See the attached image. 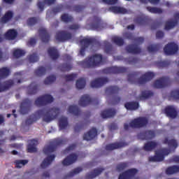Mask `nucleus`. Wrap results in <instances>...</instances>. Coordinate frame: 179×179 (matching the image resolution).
Instances as JSON below:
<instances>
[{
    "instance_id": "nucleus-16",
    "label": "nucleus",
    "mask_w": 179,
    "mask_h": 179,
    "mask_svg": "<svg viewBox=\"0 0 179 179\" xmlns=\"http://www.w3.org/2000/svg\"><path fill=\"white\" fill-rule=\"evenodd\" d=\"M31 107V101L29 99H25L20 104V111L21 114H27L30 111Z\"/></svg>"
},
{
    "instance_id": "nucleus-35",
    "label": "nucleus",
    "mask_w": 179,
    "mask_h": 179,
    "mask_svg": "<svg viewBox=\"0 0 179 179\" xmlns=\"http://www.w3.org/2000/svg\"><path fill=\"white\" fill-rule=\"evenodd\" d=\"M124 107L127 110L134 111L139 108V103L136 101L127 102L126 103H124Z\"/></svg>"
},
{
    "instance_id": "nucleus-60",
    "label": "nucleus",
    "mask_w": 179,
    "mask_h": 179,
    "mask_svg": "<svg viewBox=\"0 0 179 179\" xmlns=\"http://www.w3.org/2000/svg\"><path fill=\"white\" fill-rule=\"evenodd\" d=\"M28 59L29 62L34 63L38 62L39 58L37 53H33L32 55L28 56Z\"/></svg>"
},
{
    "instance_id": "nucleus-53",
    "label": "nucleus",
    "mask_w": 179,
    "mask_h": 179,
    "mask_svg": "<svg viewBox=\"0 0 179 179\" xmlns=\"http://www.w3.org/2000/svg\"><path fill=\"white\" fill-rule=\"evenodd\" d=\"M162 45L160 43L150 45L148 47V51L149 52H156L160 50Z\"/></svg>"
},
{
    "instance_id": "nucleus-1",
    "label": "nucleus",
    "mask_w": 179,
    "mask_h": 179,
    "mask_svg": "<svg viewBox=\"0 0 179 179\" xmlns=\"http://www.w3.org/2000/svg\"><path fill=\"white\" fill-rule=\"evenodd\" d=\"M61 110L59 108L53 107L51 108H44L37 110L34 114L29 115L25 120L26 125L34 124L39 118H43L44 122H51L52 120L58 118Z\"/></svg>"
},
{
    "instance_id": "nucleus-55",
    "label": "nucleus",
    "mask_w": 179,
    "mask_h": 179,
    "mask_svg": "<svg viewBox=\"0 0 179 179\" xmlns=\"http://www.w3.org/2000/svg\"><path fill=\"white\" fill-rule=\"evenodd\" d=\"M14 163H15V167H17V169H22V167H23V166H26V164H27V163H29V160H27V159L15 160L14 162Z\"/></svg>"
},
{
    "instance_id": "nucleus-37",
    "label": "nucleus",
    "mask_w": 179,
    "mask_h": 179,
    "mask_svg": "<svg viewBox=\"0 0 179 179\" xmlns=\"http://www.w3.org/2000/svg\"><path fill=\"white\" fill-rule=\"evenodd\" d=\"M157 147V143L155 141H148L144 145L143 150H145V152H150L153 150V149H156Z\"/></svg>"
},
{
    "instance_id": "nucleus-15",
    "label": "nucleus",
    "mask_w": 179,
    "mask_h": 179,
    "mask_svg": "<svg viewBox=\"0 0 179 179\" xmlns=\"http://www.w3.org/2000/svg\"><path fill=\"white\" fill-rule=\"evenodd\" d=\"M138 173V169L133 168L130 169L122 173H120L118 179H131L134 178Z\"/></svg>"
},
{
    "instance_id": "nucleus-14",
    "label": "nucleus",
    "mask_w": 179,
    "mask_h": 179,
    "mask_svg": "<svg viewBox=\"0 0 179 179\" xmlns=\"http://www.w3.org/2000/svg\"><path fill=\"white\" fill-rule=\"evenodd\" d=\"M90 27L92 29V30H96V31H100V30L103 29L101 19L97 16H94L92 18V22L90 24Z\"/></svg>"
},
{
    "instance_id": "nucleus-4",
    "label": "nucleus",
    "mask_w": 179,
    "mask_h": 179,
    "mask_svg": "<svg viewBox=\"0 0 179 179\" xmlns=\"http://www.w3.org/2000/svg\"><path fill=\"white\" fill-rule=\"evenodd\" d=\"M68 142V138L63 139H55L53 141L52 144L47 145L43 148V153L45 155H50V153H53L57 150V146H61V145H66Z\"/></svg>"
},
{
    "instance_id": "nucleus-41",
    "label": "nucleus",
    "mask_w": 179,
    "mask_h": 179,
    "mask_svg": "<svg viewBox=\"0 0 179 179\" xmlns=\"http://www.w3.org/2000/svg\"><path fill=\"white\" fill-rule=\"evenodd\" d=\"M37 90H38V85L35 83H31L27 87L28 94H36V93H37Z\"/></svg>"
},
{
    "instance_id": "nucleus-49",
    "label": "nucleus",
    "mask_w": 179,
    "mask_h": 179,
    "mask_svg": "<svg viewBox=\"0 0 179 179\" xmlns=\"http://www.w3.org/2000/svg\"><path fill=\"white\" fill-rule=\"evenodd\" d=\"M177 24H178V20L168 21L165 24V30H171V29H174Z\"/></svg>"
},
{
    "instance_id": "nucleus-45",
    "label": "nucleus",
    "mask_w": 179,
    "mask_h": 179,
    "mask_svg": "<svg viewBox=\"0 0 179 179\" xmlns=\"http://www.w3.org/2000/svg\"><path fill=\"white\" fill-rule=\"evenodd\" d=\"M109 10L113 13H127V9L119 6L110 7Z\"/></svg>"
},
{
    "instance_id": "nucleus-2",
    "label": "nucleus",
    "mask_w": 179,
    "mask_h": 179,
    "mask_svg": "<svg viewBox=\"0 0 179 179\" xmlns=\"http://www.w3.org/2000/svg\"><path fill=\"white\" fill-rule=\"evenodd\" d=\"M104 64V59H103V55L100 54H95L92 56L85 58V60L80 62L79 65L84 68L85 69H92L93 68H97L100 65Z\"/></svg>"
},
{
    "instance_id": "nucleus-36",
    "label": "nucleus",
    "mask_w": 179,
    "mask_h": 179,
    "mask_svg": "<svg viewBox=\"0 0 179 179\" xmlns=\"http://www.w3.org/2000/svg\"><path fill=\"white\" fill-rule=\"evenodd\" d=\"M120 87L118 86H109L106 89V94L111 96L113 94H118L120 93Z\"/></svg>"
},
{
    "instance_id": "nucleus-31",
    "label": "nucleus",
    "mask_w": 179,
    "mask_h": 179,
    "mask_svg": "<svg viewBox=\"0 0 179 179\" xmlns=\"http://www.w3.org/2000/svg\"><path fill=\"white\" fill-rule=\"evenodd\" d=\"M6 40H15L17 37V31L15 29H8L4 34Z\"/></svg>"
},
{
    "instance_id": "nucleus-10",
    "label": "nucleus",
    "mask_w": 179,
    "mask_h": 179,
    "mask_svg": "<svg viewBox=\"0 0 179 179\" xmlns=\"http://www.w3.org/2000/svg\"><path fill=\"white\" fill-rule=\"evenodd\" d=\"M38 33L42 43H44L45 44L50 43L51 35H50V33H48V31H47L45 28H39Z\"/></svg>"
},
{
    "instance_id": "nucleus-44",
    "label": "nucleus",
    "mask_w": 179,
    "mask_h": 179,
    "mask_svg": "<svg viewBox=\"0 0 179 179\" xmlns=\"http://www.w3.org/2000/svg\"><path fill=\"white\" fill-rule=\"evenodd\" d=\"M10 75V69L7 67H2L0 69V79H5Z\"/></svg>"
},
{
    "instance_id": "nucleus-33",
    "label": "nucleus",
    "mask_w": 179,
    "mask_h": 179,
    "mask_svg": "<svg viewBox=\"0 0 179 179\" xmlns=\"http://www.w3.org/2000/svg\"><path fill=\"white\" fill-rule=\"evenodd\" d=\"M165 113L169 118H176L177 117V110L173 106H168L165 108Z\"/></svg>"
},
{
    "instance_id": "nucleus-26",
    "label": "nucleus",
    "mask_w": 179,
    "mask_h": 179,
    "mask_svg": "<svg viewBox=\"0 0 179 179\" xmlns=\"http://www.w3.org/2000/svg\"><path fill=\"white\" fill-rule=\"evenodd\" d=\"M38 143V141L37 140H31L29 141V143L27 145V152L28 153H36L37 152V145Z\"/></svg>"
},
{
    "instance_id": "nucleus-18",
    "label": "nucleus",
    "mask_w": 179,
    "mask_h": 179,
    "mask_svg": "<svg viewBox=\"0 0 179 179\" xmlns=\"http://www.w3.org/2000/svg\"><path fill=\"white\" fill-rule=\"evenodd\" d=\"M150 20H151L149 17L145 15L138 16L134 19L135 23L139 26H146V24H149Z\"/></svg>"
},
{
    "instance_id": "nucleus-61",
    "label": "nucleus",
    "mask_w": 179,
    "mask_h": 179,
    "mask_svg": "<svg viewBox=\"0 0 179 179\" xmlns=\"http://www.w3.org/2000/svg\"><path fill=\"white\" fill-rule=\"evenodd\" d=\"M38 22V20L36 17H30L27 20V23L28 26H34L35 24H37V22Z\"/></svg>"
},
{
    "instance_id": "nucleus-52",
    "label": "nucleus",
    "mask_w": 179,
    "mask_h": 179,
    "mask_svg": "<svg viewBox=\"0 0 179 179\" xmlns=\"http://www.w3.org/2000/svg\"><path fill=\"white\" fill-rule=\"evenodd\" d=\"M76 86L77 89H85L86 86V80L83 78L78 79L76 81Z\"/></svg>"
},
{
    "instance_id": "nucleus-47",
    "label": "nucleus",
    "mask_w": 179,
    "mask_h": 179,
    "mask_svg": "<svg viewBox=\"0 0 179 179\" xmlns=\"http://www.w3.org/2000/svg\"><path fill=\"white\" fill-rule=\"evenodd\" d=\"M176 173H179V166L173 165L166 170V173L168 175L176 174Z\"/></svg>"
},
{
    "instance_id": "nucleus-34",
    "label": "nucleus",
    "mask_w": 179,
    "mask_h": 179,
    "mask_svg": "<svg viewBox=\"0 0 179 179\" xmlns=\"http://www.w3.org/2000/svg\"><path fill=\"white\" fill-rule=\"evenodd\" d=\"M149 162H163L164 160V156L161 151L155 152V155L153 157H150L148 158Z\"/></svg>"
},
{
    "instance_id": "nucleus-21",
    "label": "nucleus",
    "mask_w": 179,
    "mask_h": 179,
    "mask_svg": "<svg viewBox=\"0 0 179 179\" xmlns=\"http://www.w3.org/2000/svg\"><path fill=\"white\" fill-rule=\"evenodd\" d=\"M124 37L128 40H131V41H135L137 44H142L145 41V38L143 37L135 38V36H134V34L131 32L125 33Z\"/></svg>"
},
{
    "instance_id": "nucleus-62",
    "label": "nucleus",
    "mask_w": 179,
    "mask_h": 179,
    "mask_svg": "<svg viewBox=\"0 0 179 179\" xmlns=\"http://www.w3.org/2000/svg\"><path fill=\"white\" fill-rule=\"evenodd\" d=\"M170 96L174 100H179V90H172L170 93Z\"/></svg>"
},
{
    "instance_id": "nucleus-9",
    "label": "nucleus",
    "mask_w": 179,
    "mask_h": 179,
    "mask_svg": "<svg viewBox=\"0 0 179 179\" xmlns=\"http://www.w3.org/2000/svg\"><path fill=\"white\" fill-rule=\"evenodd\" d=\"M55 38L59 43H65V41L72 39V34L65 31H58L56 33Z\"/></svg>"
},
{
    "instance_id": "nucleus-51",
    "label": "nucleus",
    "mask_w": 179,
    "mask_h": 179,
    "mask_svg": "<svg viewBox=\"0 0 179 179\" xmlns=\"http://www.w3.org/2000/svg\"><path fill=\"white\" fill-rule=\"evenodd\" d=\"M59 125L61 129H65L68 127V117H61L59 120Z\"/></svg>"
},
{
    "instance_id": "nucleus-56",
    "label": "nucleus",
    "mask_w": 179,
    "mask_h": 179,
    "mask_svg": "<svg viewBox=\"0 0 179 179\" xmlns=\"http://www.w3.org/2000/svg\"><path fill=\"white\" fill-rule=\"evenodd\" d=\"M127 167H128V162H120L116 166V170L119 173H121V171H124Z\"/></svg>"
},
{
    "instance_id": "nucleus-27",
    "label": "nucleus",
    "mask_w": 179,
    "mask_h": 179,
    "mask_svg": "<svg viewBox=\"0 0 179 179\" xmlns=\"http://www.w3.org/2000/svg\"><path fill=\"white\" fill-rule=\"evenodd\" d=\"M103 171H104V169H102V168L94 169L92 171H91L90 173L86 175V178L87 179L96 178V177H97V176H100L101 173H103Z\"/></svg>"
},
{
    "instance_id": "nucleus-50",
    "label": "nucleus",
    "mask_w": 179,
    "mask_h": 179,
    "mask_svg": "<svg viewBox=\"0 0 179 179\" xmlns=\"http://www.w3.org/2000/svg\"><path fill=\"white\" fill-rule=\"evenodd\" d=\"M25 55L26 51L22 49H15L13 52V57H15V58H20L22 57H24V55Z\"/></svg>"
},
{
    "instance_id": "nucleus-32",
    "label": "nucleus",
    "mask_w": 179,
    "mask_h": 179,
    "mask_svg": "<svg viewBox=\"0 0 179 179\" xmlns=\"http://www.w3.org/2000/svg\"><path fill=\"white\" fill-rule=\"evenodd\" d=\"M104 44V52H106V54H108L109 55H111L113 54H114V52L115 51L114 50V47H113V45L111 43H110V42L105 41L103 42Z\"/></svg>"
},
{
    "instance_id": "nucleus-46",
    "label": "nucleus",
    "mask_w": 179,
    "mask_h": 179,
    "mask_svg": "<svg viewBox=\"0 0 179 179\" xmlns=\"http://www.w3.org/2000/svg\"><path fill=\"white\" fill-rule=\"evenodd\" d=\"M61 20L64 22V23H72V22H73V17L69 15L68 13H64L62 15Z\"/></svg>"
},
{
    "instance_id": "nucleus-30",
    "label": "nucleus",
    "mask_w": 179,
    "mask_h": 179,
    "mask_svg": "<svg viewBox=\"0 0 179 179\" xmlns=\"http://www.w3.org/2000/svg\"><path fill=\"white\" fill-rule=\"evenodd\" d=\"M48 54L49 57H50L51 59H53L54 61L59 58V53H58V50L54 47L49 48L48 49Z\"/></svg>"
},
{
    "instance_id": "nucleus-20",
    "label": "nucleus",
    "mask_w": 179,
    "mask_h": 179,
    "mask_svg": "<svg viewBox=\"0 0 179 179\" xmlns=\"http://www.w3.org/2000/svg\"><path fill=\"white\" fill-rule=\"evenodd\" d=\"M117 111L114 108H108L101 111V117L102 118H113L115 117Z\"/></svg>"
},
{
    "instance_id": "nucleus-39",
    "label": "nucleus",
    "mask_w": 179,
    "mask_h": 179,
    "mask_svg": "<svg viewBox=\"0 0 179 179\" xmlns=\"http://www.w3.org/2000/svg\"><path fill=\"white\" fill-rule=\"evenodd\" d=\"M72 68H73V66L71 63H63L59 66V69L61 72H69Z\"/></svg>"
},
{
    "instance_id": "nucleus-29",
    "label": "nucleus",
    "mask_w": 179,
    "mask_h": 179,
    "mask_svg": "<svg viewBox=\"0 0 179 179\" xmlns=\"http://www.w3.org/2000/svg\"><path fill=\"white\" fill-rule=\"evenodd\" d=\"M14 85L13 80H8L2 83H0V93L5 92L6 90H9L10 87Z\"/></svg>"
},
{
    "instance_id": "nucleus-11",
    "label": "nucleus",
    "mask_w": 179,
    "mask_h": 179,
    "mask_svg": "<svg viewBox=\"0 0 179 179\" xmlns=\"http://www.w3.org/2000/svg\"><path fill=\"white\" fill-rule=\"evenodd\" d=\"M104 73H127L128 72V68L127 67H118L112 66L108 67L103 70Z\"/></svg>"
},
{
    "instance_id": "nucleus-19",
    "label": "nucleus",
    "mask_w": 179,
    "mask_h": 179,
    "mask_svg": "<svg viewBox=\"0 0 179 179\" xmlns=\"http://www.w3.org/2000/svg\"><path fill=\"white\" fill-rule=\"evenodd\" d=\"M125 50L129 54H141L142 50L136 44H130L126 46Z\"/></svg>"
},
{
    "instance_id": "nucleus-17",
    "label": "nucleus",
    "mask_w": 179,
    "mask_h": 179,
    "mask_svg": "<svg viewBox=\"0 0 179 179\" xmlns=\"http://www.w3.org/2000/svg\"><path fill=\"white\" fill-rule=\"evenodd\" d=\"M108 83V78H99L95 79L94 80L92 81L90 83L91 87H101V86H104Z\"/></svg>"
},
{
    "instance_id": "nucleus-22",
    "label": "nucleus",
    "mask_w": 179,
    "mask_h": 179,
    "mask_svg": "<svg viewBox=\"0 0 179 179\" xmlns=\"http://www.w3.org/2000/svg\"><path fill=\"white\" fill-rule=\"evenodd\" d=\"M97 136V129L92 128L87 133L83 136L84 141H92Z\"/></svg>"
},
{
    "instance_id": "nucleus-25",
    "label": "nucleus",
    "mask_w": 179,
    "mask_h": 179,
    "mask_svg": "<svg viewBox=\"0 0 179 179\" xmlns=\"http://www.w3.org/2000/svg\"><path fill=\"white\" fill-rule=\"evenodd\" d=\"M83 47L87 48L89 45H94V44H99V41L94 38H84L80 41Z\"/></svg>"
},
{
    "instance_id": "nucleus-7",
    "label": "nucleus",
    "mask_w": 179,
    "mask_h": 179,
    "mask_svg": "<svg viewBox=\"0 0 179 179\" xmlns=\"http://www.w3.org/2000/svg\"><path fill=\"white\" fill-rule=\"evenodd\" d=\"M54 101V97L50 94H45L38 97L35 101V105L37 107H43V106H47Z\"/></svg>"
},
{
    "instance_id": "nucleus-38",
    "label": "nucleus",
    "mask_w": 179,
    "mask_h": 179,
    "mask_svg": "<svg viewBox=\"0 0 179 179\" xmlns=\"http://www.w3.org/2000/svg\"><path fill=\"white\" fill-rule=\"evenodd\" d=\"M12 17H13V12L8 10L1 18L0 22L3 24L8 23V22L12 20Z\"/></svg>"
},
{
    "instance_id": "nucleus-42",
    "label": "nucleus",
    "mask_w": 179,
    "mask_h": 179,
    "mask_svg": "<svg viewBox=\"0 0 179 179\" xmlns=\"http://www.w3.org/2000/svg\"><path fill=\"white\" fill-rule=\"evenodd\" d=\"M69 113L78 117V115H80V109L76 105H71L69 107Z\"/></svg>"
},
{
    "instance_id": "nucleus-23",
    "label": "nucleus",
    "mask_w": 179,
    "mask_h": 179,
    "mask_svg": "<svg viewBox=\"0 0 179 179\" xmlns=\"http://www.w3.org/2000/svg\"><path fill=\"white\" fill-rule=\"evenodd\" d=\"M128 145L124 142L113 143L106 145V150H115V149H120V148H124Z\"/></svg>"
},
{
    "instance_id": "nucleus-54",
    "label": "nucleus",
    "mask_w": 179,
    "mask_h": 179,
    "mask_svg": "<svg viewBox=\"0 0 179 179\" xmlns=\"http://www.w3.org/2000/svg\"><path fill=\"white\" fill-rule=\"evenodd\" d=\"M47 69L44 66H39L37 69L35 70L34 74L36 76H43L45 75Z\"/></svg>"
},
{
    "instance_id": "nucleus-48",
    "label": "nucleus",
    "mask_w": 179,
    "mask_h": 179,
    "mask_svg": "<svg viewBox=\"0 0 179 179\" xmlns=\"http://www.w3.org/2000/svg\"><path fill=\"white\" fill-rule=\"evenodd\" d=\"M112 41L114 43V44H116V45H118L119 47H122V45L124 44V38L120 37V36H113L112 38Z\"/></svg>"
},
{
    "instance_id": "nucleus-3",
    "label": "nucleus",
    "mask_w": 179,
    "mask_h": 179,
    "mask_svg": "<svg viewBox=\"0 0 179 179\" xmlns=\"http://www.w3.org/2000/svg\"><path fill=\"white\" fill-rule=\"evenodd\" d=\"M136 78H138V72H134L128 74L127 80L132 85L136 83V82L138 85H145L155 78V74L152 72H147L141 76L138 79H136Z\"/></svg>"
},
{
    "instance_id": "nucleus-24",
    "label": "nucleus",
    "mask_w": 179,
    "mask_h": 179,
    "mask_svg": "<svg viewBox=\"0 0 179 179\" xmlns=\"http://www.w3.org/2000/svg\"><path fill=\"white\" fill-rule=\"evenodd\" d=\"M76 160H78V155H76V154H71L63 160L62 164L63 166H71V164H73Z\"/></svg>"
},
{
    "instance_id": "nucleus-43",
    "label": "nucleus",
    "mask_w": 179,
    "mask_h": 179,
    "mask_svg": "<svg viewBox=\"0 0 179 179\" xmlns=\"http://www.w3.org/2000/svg\"><path fill=\"white\" fill-rule=\"evenodd\" d=\"M153 94V92L151 91H142L141 94L138 97V100H146V99L152 97Z\"/></svg>"
},
{
    "instance_id": "nucleus-58",
    "label": "nucleus",
    "mask_w": 179,
    "mask_h": 179,
    "mask_svg": "<svg viewBox=\"0 0 179 179\" xmlns=\"http://www.w3.org/2000/svg\"><path fill=\"white\" fill-rule=\"evenodd\" d=\"M57 80V77L55 76L52 75L46 78L44 80L45 85H51V83H54Z\"/></svg>"
},
{
    "instance_id": "nucleus-40",
    "label": "nucleus",
    "mask_w": 179,
    "mask_h": 179,
    "mask_svg": "<svg viewBox=\"0 0 179 179\" xmlns=\"http://www.w3.org/2000/svg\"><path fill=\"white\" fill-rule=\"evenodd\" d=\"M163 143L168 145L169 148H174V149H177L178 147V143L175 139L169 140V138H165Z\"/></svg>"
},
{
    "instance_id": "nucleus-13",
    "label": "nucleus",
    "mask_w": 179,
    "mask_h": 179,
    "mask_svg": "<svg viewBox=\"0 0 179 179\" xmlns=\"http://www.w3.org/2000/svg\"><path fill=\"white\" fill-rule=\"evenodd\" d=\"M155 136H156V133L153 130H146L138 134V139L141 141H149L153 139Z\"/></svg>"
},
{
    "instance_id": "nucleus-5",
    "label": "nucleus",
    "mask_w": 179,
    "mask_h": 179,
    "mask_svg": "<svg viewBox=\"0 0 179 179\" xmlns=\"http://www.w3.org/2000/svg\"><path fill=\"white\" fill-rule=\"evenodd\" d=\"M79 106L81 107H86L90 104H94V106H99L100 104V101L98 99H92L89 94H84L81 96L79 102Z\"/></svg>"
},
{
    "instance_id": "nucleus-8",
    "label": "nucleus",
    "mask_w": 179,
    "mask_h": 179,
    "mask_svg": "<svg viewBox=\"0 0 179 179\" xmlns=\"http://www.w3.org/2000/svg\"><path fill=\"white\" fill-rule=\"evenodd\" d=\"M171 83V80H170V77H162L155 81L154 87L155 89H164V87L169 86Z\"/></svg>"
},
{
    "instance_id": "nucleus-64",
    "label": "nucleus",
    "mask_w": 179,
    "mask_h": 179,
    "mask_svg": "<svg viewBox=\"0 0 179 179\" xmlns=\"http://www.w3.org/2000/svg\"><path fill=\"white\" fill-rule=\"evenodd\" d=\"M85 9V6L82 5H75L73 6V10L76 12L77 13H80V12H83Z\"/></svg>"
},
{
    "instance_id": "nucleus-59",
    "label": "nucleus",
    "mask_w": 179,
    "mask_h": 179,
    "mask_svg": "<svg viewBox=\"0 0 179 179\" xmlns=\"http://www.w3.org/2000/svg\"><path fill=\"white\" fill-rule=\"evenodd\" d=\"M66 82H73L75 79L78 78V74L76 73H71L69 75H65L64 76Z\"/></svg>"
},
{
    "instance_id": "nucleus-63",
    "label": "nucleus",
    "mask_w": 179,
    "mask_h": 179,
    "mask_svg": "<svg viewBox=\"0 0 179 179\" xmlns=\"http://www.w3.org/2000/svg\"><path fill=\"white\" fill-rule=\"evenodd\" d=\"M82 171H83V169H82V167H77L70 172L69 176L73 177V176H75L76 174H79V173Z\"/></svg>"
},
{
    "instance_id": "nucleus-6",
    "label": "nucleus",
    "mask_w": 179,
    "mask_h": 179,
    "mask_svg": "<svg viewBox=\"0 0 179 179\" xmlns=\"http://www.w3.org/2000/svg\"><path fill=\"white\" fill-rule=\"evenodd\" d=\"M149 124V120L145 117H137L130 122L131 128H143Z\"/></svg>"
},
{
    "instance_id": "nucleus-57",
    "label": "nucleus",
    "mask_w": 179,
    "mask_h": 179,
    "mask_svg": "<svg viewBox=\"0 0 179 179\" xmlns=\"http://www.w3.org/2000/svg\"><path fill=\"white\" fill-rule=\"evenodd\" d=\"M147 10H148V12H150V13H163V10L157 7L148 6Z\"/></svg>"
},
{
    "instance_id": "nucleus-12",
    "label": "nucleus",
    "mask_w": 179,
    "mask_h": 179,
    "mask_svg": "<svg viewBox=\"0 0 179 179\" xmlns=\"http://www.w3.org/2000/svg\"><path fill=\"white\" fill-rule=\"evenodd\" d=\"M178 51V45L174 43H169L164 48L166 55H174Z\"/></svg>"
},
{
    "instance_id": "nucleus-28",
    "label": "nucleus",
    "mask_w": 179,
    "mask_h": 179,
    "mask_svg": "<svg viewBox=\"0 0 179 179\" xmlns=\"http://www.w3.org/2000/svg\"><path fill=\"white\" fill-rule=\"evenodd\" d=\"M55 159V155H52L43 159L41 164V169H45L46 167H48L50 164L52 163V161Z\"/></svg>"
}]
</instances>
